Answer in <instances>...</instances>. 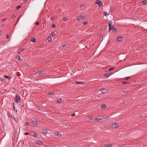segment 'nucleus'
Wrapping results in <instances>:
<instances>
[{"label": "nucleus", "mask_w": 147, "mask_h": 147, "mask_svg": "<svg viewBox=\"0 0 147 147\" xmlns=\"http://www.w3.org/2000/svg\"><path fill=\"white\" fill-rule=\"evenodd\" d=\"M30 123L29 122H27L26 123V124L27 125H30Z\"/></svg>", "instance_id": "36"}, {"label": "nucleus", "mask_w": 147, "mask_h": 147, "mask_svg": "<svg viewBox=\"0 0 147 147\" xmlns=\"http://www.w3.org/2000/svg\"><path fill=\"white\" fill-rule=\"evenodd\" d=\"M55 34V33L54 32H53L51 34V35L52 36H54Z\"/></svg>", "instance_id": "41"}, {"label": "nucleus", "mask_w": 147, "mask_h": 147, "mask_svg": "<svg viewBox=\"0 0 147 147\" xmlns=\"http://www.w3.org/2000/svg\"><path fill=\"white\" fill-rule=\"evenodd\" d=\"M129 76H127V77H125V80H127V79H129Z\"/></svg>", "instance_id": "38"}, {"label": "nucleus", "mask_w": 147, "mask_h": 147, "mask_svg": "<svg viewBox=\"0 0 147 147\" xmlns=\"http://www.w3.org/2000/svg\"><path fill=\"white\" fill-rule=\"evenodd\" d=\"M127 90L126 89H125L122 91V92H125L127 91Z\"/></svg>", "instance_id": "30"}, {"label": "nucleus", "mask_w": 147, "mask_h": 147, "mask_svg": "<svg viewBox=\"0 0 147 147\" xmlns=\"http://www.w3.org/2000/svg\"><path fill=\"white\" fill-rule=\"evenodd\" d=\"M27 1V0H22V1H24V2H26Z\"/></svg>", "instance_id": "49"}, {"label": "nucleus", "mask_w": 147, "mask_h": 147, "mask_svg": "<svg viewBox=\"0 0 147 147\" xmlns=\"http://www.w3.org/2000/svg\"><path fill=\"white\" fill-rule=\"evenodd\" d=\"M102 90V93L105 94L107 92V90L106 89H101Z\"/></svg>", "instance_id": "12"}, {"label": "nucleus", "mask_w": 147, "mask_h": 147, "mask_svg": "<svg viewBox=\"0 0 147 147\" xmlns=\"http://www.w3.org/2000/svg\"><path fill=\"white\" fill-rule=\"evenodd\" d=\"M122 40V38L121 37H118L117 38V40L118 41H120Z\"/></svg>", "instance_id": "14"}, {"label": "nucleus", "mask_w": 147, "mask_h": 147, "mask_svg": "<svg viewBox=\"0 0 147 147\" xmlns=\"http://www.w3.org/2000/svg\"><path fill=\"white\" fill-rule=\"evenodd\" d=\"M36 143L37 144L39 145H42L43 144V142L42 141L39 140L37 141Z\"/></svg>", "instance_id": "10"}, {"label": "nucleus", "mask_w": 147, "mask_h": 147, "mask_svg": "<svg viewBox=\"0 0 147 147\" xmlns=\"http://www.w3.org/2000/svg\"><path fill=\"white\" fill-rule=\"evenodd\" d=\"M35 24L37 25H39V22H35Z\"/></svg>", "instance_id": "35"}, {"label": "nucleus", "mask_w": 147, "mask_h": 147, "mask_svg": "<svg viewBox=\"0 0 147 147\" xmlns=\"http://www.w3.org/2000/svg\"><path fill=\"white\" fill-rule=\"evenodd\" d=\"M110 126L113 128H115L117 127H118L119 125L117 123H113V124H111Z\"/></svg>", "instance_id": "5"}, {"label": "nucleus", "mask_w": 147, "mask_h": 147, "mask_svg": "<svg viewBox=\"0 0 147 147\" xmlns=\"http://www.w3.org/2000/svg\"><path fill=\"white\" fill-rule=\"evenodd\" d=\"M6 20V19H3V20H2V22H4Z\"/></svg>", "instance_id": "47"}, {"label": "nucleus", "mask_w": 147, "mask_h": 147, "mask_svg": "<svg viewBox=\"0 0 147 147\" xmlns=\"http://www.w3.org/2000/svg\"><path fill=\"white\" fill-rule=\"evenodd\" d=\"M147 3V2L146 1H142V3L143 5H146Z\"/></svg>", "instance_id": "24"}, {"label": "nucleus", "mask_w": 147, "mask_h": 147, "mask_svg": "<svg viewBox=\"0 0 147 147\" xmlns=\"http://www.w3.org/2000/svg\"><path fill=\"white\" fill-rule=\"evenodd\" d=\"M103 15L105 16H107V15H109V13L108 14H107V12H103Z\"/></svg>", "instance_id": "25"}, {"label": "nucleus", "mask_w": 147, "mask_h": 147, "mask_svg": "<svg viewBox=\"0 0 147 147\" xmlns=\"http://www.w3.org/2000/svg\"><path fill=\"white\" fill-rule=\"evenodd\" d=\"M62 102V100L61 98H60L59 100H57V102L58 103H60Z\"/></svg>", "instance_id": "23"}, {"label": "nucleus", "mask_w": 147, "mask_h": 147, "mask_svg": "<svg viewBox=\"0 0 147 147\" xmlns=\"http://www.w3.org/2000/svg\"><path fill=\"white\" fill-rule=\"evenodd\" d=\"M110 75V73H106L104 75V77H106L107 78H108V77H109V76Z\"/></svg>", "instance_id": "16"}, {"label": "nucleus", "mask_w": 147, "mask_h": 147, "mask_svg": "<svg viewBox=\"0 0 147 147\" xmlns=\"http://www.w3.org/2000/svg\"><path fill=\"white\" fill-rule=\"evenodd\" d=\"M83 7V4H81L80 5V7Z\"/></svg>", "instance_id": "44"}, {"label": "nucleus", "mask_w": 147, "mask_h": 147, "mask_svg": "<svg viewBox=\"0 0 147 147\" xmlns=\"http://www.w3.org/2000/svg\"><path fill=\"white\" fill-rule=\"evenodd\" d=\"M16 59L17 60L19 61H21V59L20 56H17L16 57Z\"/></svg>", "instance_id": "13"}, {"label": "nucleus", "mask_w": 147, "mask_h": 147, "mask_svg": "<svg viewBox=\"0 0 147 147\" xmlns=\"http://www.w3.org/2000/svg\"><path fill=\"white\" fill-rule=\"evenodd\" d=\"M42 132L46 134L47 133V129H43L42 130Z\"/></svg>", "instance_id": "18"}, {"label": "nucleus", "mask_w": 147, "mask_h": 147, "mask_svg": "<svg viewBox=\"0 0 147 147\" xmlns=\"http://www.w3.org/2000/svg\"><path fill=\"white\" fill-rule=\"evenodd\" d=\"M129 83L128 82H126L124 81H123L122 82V83L123 84H129Z\"/></svg>", "instance_id": "28"}, {"label": "nucleus", "mask_w": 147, "mask_h": 147, "mask_svg": "<svg viewBox=\"0 0 147 147\" xmlns=\"http://www.w3.org/2000/svg\"><path fill=\"white\" fill-rule=\"evenodd\" d=\"M30 122L32 123L33 124H34L38 125V122L35 120H31Z\"/></svg>", "instance_id": "7"}, {"label": "nucleus", "mask_w": 147, "mask_h": 147, "mask_svg": "<svg viewBox=\"0 0 147 147\" xmlns=\"http://www.w3.org/2000/svg\"><path fill=\"white\" fill-rule=\"evenodd\" d=\"M45 74L44 71H38L36 73V76L37 77L40 76L44 75Z\"/></svg>", "instance_id": "1"}, {"label": "nucleus", "mask_w": 147, "mask_h": 147, "mask_svg": "<svg viewBox=\"0 0 147 147\" xmlns=\"http://www.w3.org/2000/svg\"><path fill=\"white\" fill-rule=\"evenodd\" d=\"M15 17H16L14 15H13L12 16V18H15Z\"/></svg>", "instance_id": "45"}, {"label": "nucleus", "mask_w": 147, "mask_h": 147, "mask_svg": "<svg viewBox=\"0 0 147 147\" xmlns=\"http://www.w3.org/2000/svg\"><path fill=\"white\" fill-rule=\"evenodd\" d=\"M48 94L49 95H54V93L53 92H49L48 93Z\"/></svg>", "instance_id": "22"}, {"label": "nucleus", "mask_w": 147, "mask_h": 147, "mask_svg": "<svg viewBox=\"0 0 147 147\" xmlns=\"http://www.w3.org/2000/svg\"><path fill=\"white\" fill-rule=\"evenodd\" d=\"M55 27V24H52V25L51 27L52 28H54Z\"/></svg>", "instance_id": "29"}, {"label": "nucleus", "mask_w": 147, "mask_h": 147, "mask_svg": "<svg viewBox=\"0 0 147 147\" xmlns=\"http://www.w3.org/2000/svg\"><path fill=\"white\" fill-rule=\"evenodd\" d=\"M63 48H66V45H64L63 46Z\"/></svg>", "instance_id": "42"}, {"label": "nucleus", "mask_w": 147, "mask_h": 147, "mask_svg": "<svg viewBox=\"0 0 147 147\" xmlns=\"http://www.w3.org/2000/svg\"><path fill=\"white\" fill-rule=\"evenodd\" d=\"M20 7H21V6L20 5H19L16 8L17 9H18Z\"/></svg>", "instance_id": "34"}, {"label": "nucleus", "mask_w": 147, "mask_h": 147, "mask_svg": "<svg viewBox=\"0 0 147 147\" xmlns=\"http://www.w3.org/2000/svg\"><path fill=\"white\" fill-rule=\"evenodd\" d=\"M24 134L25 135H29V133H24Z\"/></svg>", "instance_id": "46"}, {"label": "nucleus", "mask_w": 147, "mask_h": 147, "mask_svg": "<svg viewBox=\"0 0 147 147\" xmlns=\"http://www.w3.org/2000/svg\"><path fill=\"white\" fill-rule=\"evenodd\" d=\"M48 41L49 42H51V37H49L48 38Z\"/></svg>", "instance_id": "27"}, {"label": "nucleus", "mask_w": 147, "mask_h": 147, "mask_svg": "<svg viewBox=\"0 0 147 147\" xmlns=\"http://www.w3.org/2000/svg\"><path fill=\"white\" fill-rule=\"evenodd\" d=\"M54 135L59 137H60L61 136V134L59 132H57L55 133Z\"/></svg>", "instance_id": "8"}, {"label": "nucleus", "mask_w": 147, "mask_h": 147, "mask_svg": "<svg viewBox=\"0 0 147 147\" xmlns=\"http://www.w3.org/2000/svg\"><path fill=\"white\" fill-rule=\"evenodd\" d=\"M13 107H14V105H13Z\"/></svg>", "instance_id": "53"}, {"label": "nucleus", "mask_w": 147, "mask_h": 147, "mask_svg": "<svg viewBox=\"0 0 147 147\" xmlns=\"http://www.w3.org/2000/svg\"><path fill=\"white\" fill-rule=\"evenodd\" d=\"M67 19L65 17H64L63 18V20L64 21H66L67 20Z\"/></svg>", "instance_id": "26"}, {"label": "nucleus", "mask_w": 147, "mask_h": 147, "mask_svg": "<svg viewBox=\"0 0 147 147\" xmlns=\"http://www.w3.org/2000/svg\"><path fill=\"white\" fill-rule=\"evenodd\" d=\"M84 18V16L83 14H82L80 16L77 17V20L78 21L81 20L83 19Z\"/></svg>", "instance_id": "2"}, {"label": "nucleus", "mask_w": 147, "mask_h": 147, "mask_svg": "<svg viewBox=\"0 0 147 147\" xmlns=\"http://www.w3.org/2000/svg\"><path fill=\"white\" fill-rule=\"evenodd\" d=\"M92 117L91 116H90V117H89V119L90 120H92Z\"/></svg>", "instance_id": "39"}, {"label": "nucleus", "mask_w": 147, "mask_h": 147, "mask_svg": "<svg viewBox=\"0 0 147 147\" xmlns=\"http://www.w3.org/2000/svg\"><path fill=\"white\" fill-rule=\"evenodd\" d=\"M76 83L78 84H84V82H80L79 81H76Z\"/></svg>", "instance_id": "20"}, {"label": "nucleus", "mask_w": 147, "mask_h": 147, "mask_svg": "<svg viewBox=\"0 0 147 147\" xmlns=\"http://www.w3.org/2000/svg\"><path fill=\"white\" fill-rule=\"evenodd\" d=\"M75 115V113H73L72 114V115H71V116H74Z\"/></svg>", "instance_id": "48"}, {"label": "nucleus", "mask_w": 147, "mask_h": 147, "mask_svg": "<svg viewBox=\"0 0 147 147\" xmlns=\"http://www.w3.org/2000/svg\"><path fill=\"white\" fill-rule=\"evenodd\" d=\"M88 23L87 22H84L83 24V25H86Z\"/></svg>", "instance_id": "32"}, {"label": "nucleus", "mask_w": 147, "mask_h": 147, "mask_svg": "<svg viewBox=\"0 0 147 147\" xmlns=\"http://www.w3.org/2000/svg\"><path fill=\"white\" fill-rule=\"evenodd\" d=\"M100 119H99H99H98V118H95V120L96 121H99L100 120Z\"/></svg>", "instance_id": "33"}, {"label": "nucleus", "mask_w": 147, "mask_h": 147, "mask_svg": "<svg viewBox=\"0 0 147 147\" xmlns=\"http://www.w3.org/2000/svg\"><path fill=\"white\" fill-rule=\"evenodd\" d=\"M9 38H10L9 36L8 35H6V38L8 39Z\"/></svg>", "instance_id": "37"}, {"label": "nucleus", "mask_w": 147, "mask_h": 147, "mask_svg": "<svg viewBox=\"0 0 147 147\" xmlns=\"http://www.w3.org/2000/svg\"><path fill=\"white\" fill-rule=\"evenodd\" d=\"M103 119H108L109 118V117H108L107 116H104L103 117Z\"/></svg>", "instance_id": "21"}, {"label": "nucleus", "mask_w": 147, "mask_h": 147, "mask_svg": "<svg viewBox=\"0 0 147 147\" xmlns=\"http://www.w3.org/2000/svg\"><path fill=\"white\" fill-rule=\"evenodd\" d=\"M20 53V52L18 53V54H19Z\"/></svg>", "instance_id": "52"}, {"label": "nucleus", "mask_w": 147, "mask_h": 147, "mask_svg": "<svg viewBox=\"0 0 147 147\" xmlns=\"http://www.w3.org/2000/svg\"><path fill=\"white\" fill-rule=\"evenodd\" d=\"M15 101L17 103H18V102L20 101V99L19 96H18L17 94H16L15 97L14 98Z\"/></svg>", "instance_id": "3"}, {"label": "nucleus", "mask_w": 147, "mask_h": 147, "mask_svg": "<svg viewBox=\"0 0 147 147\" xmlns=\"http://www.w3.org/2000/svg\"><path fill=\"white\" fill-rule=\"evenodd\" d=\"M5 133H4V135H3V137H4L5 136Z\"/></svg>", "instance_id": "50"}, {"label": "nucleus", "mask_w": 147, "mask_h": 147, "mask_svg": "<svg viewBox=\"0 0 147 147\" xmlns=\"http://www.w3.org/2000/svg\"><path fill=\"white\" fill-rule=\"evenodd\" d=\"M96 3L100 7H101L102 6V3L101 1H100L97 0L96 1Z\"/></svg>", "instance_id": "4"}, {"label": "nucleus", "mask_w": 147, "mask_h": 147, "mask_svg": "<svg viewBox=\"0 0 147 147\" xmlns=\"http://www.w3.org/2000/svg\"><path fill=\"white\" fill-rule=\"evenodd\" d=\"M4 78H9V77L7 76H4Z\"/></svg>", "instance_id": "40"}, {"label": "nucleus", "mask_w": 147, "mask_h": 147, "mask_svg": "<svg viewBox=\"0 0 147 147\" xmlns=\"http://www.w3.org/2000/svg\"><path fill=\"white\" fill-rule=\"evenodd\" d=\"M29 65H28V64H27V65H26V66H27V67H29Z\"/></svg>", "instance_id": "51"}, {"label": "nucleus", "mask_w": 147, "mask_h": 147, "mask_svg": "<svg viewBox=\"0 0 147 147\" xmlns=\"http://www.w3.org/2000/svg\"><path fill=\"white\" fill-rule=\"evenodd\" d=\"M143 117V116L142 115H140L139 117L140 118H142Z\"/></svg>", "instance_id": "43"}, {"label": "nucleus", "mask_w": 147, "mask_h": 147, "mask_svg": "<svg viewBox=\"0 0 147 147\" xmlns=\"http://www.w3.org/2000/svg\"><path fill=\"white\" fill-rule=\"evenodd\" d=\"M112 21H109L108 22V26L109 27V30H111V25L112 24Z\"/></svg>", "instance_id": "6"}, {"label": "nucleus", "mask_w": 147, "mask_h": 147, "mask_svg": "<svg viewBox=\"0 0 147 147\" xmlns=\"http://www.w3.org/2000/svg\"><path fill=\"white\" fill-rule=\"evenodd\" d=\"M106 105L104 104H102L101 106V108L102 109H105L106 108Z\"/></svg>", "instance_id": "17"}, {"label": "nucleus", "mask_w": 147, "mask_h": 147, "mask_svg": "<svg viewBox=\"0 0 147 147\" xmlns=\"http://www.w3.org/2000/svg\"><path fill=\"white\" fill-rule=\"evenodd\" d=\"M32 136L33 137H35L37 138L38 136V135L36 133H33Z\"/></svg>", "instance_id": "11"}, {"label": "nucleus", "mask_w": 147, "mask_h": 147, "mask_svg": "<svg viewBox=\"0 0 147 147\" xmlns=\"http://www.w3.org/2000/svg\"><path fill=\"white\" fill-rule=\"evenodd\" d=\"M113 69H114V68L113 67L109 69V71H112V70H113Z\"/></svg>", "instance_id": "31"}, {"label": "nucleus", "mask_w": 147, "mask_h": 147, "mask_svg": "<svg viewBox=\"0 0 147 147\" xmlns=\"http://www.w3.org/2000/svg\"><path fill=\"white\" fill-rule=\"evenodd\" d=\"M36 41V39L35 38H31L30 40V41L32 42H35Z\"/></svg>", "instance_id": "15"}, {"label": "nucleus", "mask_w": 147, "mask_h": 147, "mask_svg": "<svg viewBox=\"0 0 147 147\" xmlns=\"http://www.w3.org/2000/svg\"><path fill=\"white\" fill-rule=\"evenodd\" d=\"M112 146V145L111 144H105L104 146L105 147H110Z\"/></svg>", "instance_id": "9"}, {"label": "nucleus", "mask_w": 147, "mask_h": 147, "mask_svg": "<svg viewBox=\"0 0 147 147\" xmlns=\"http://www.w3.org/2000/svg\"><path fill=\"white\" fill-rule=\"evenodd\" d=\"M111 30H112L113 31L115 32L116 31V28L114 27L113 26L111 27Z\"/></svg>", "instance_id": "19"}]
</instances>
